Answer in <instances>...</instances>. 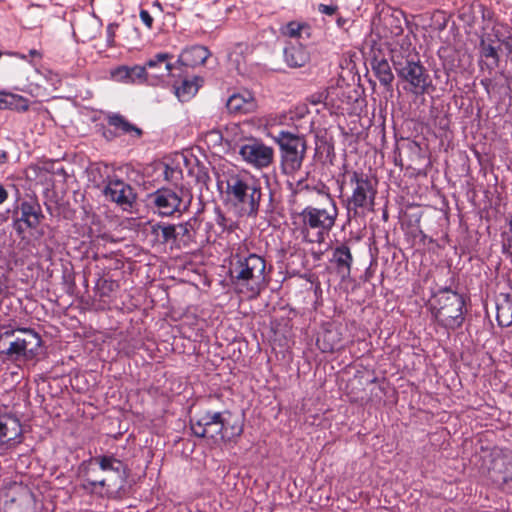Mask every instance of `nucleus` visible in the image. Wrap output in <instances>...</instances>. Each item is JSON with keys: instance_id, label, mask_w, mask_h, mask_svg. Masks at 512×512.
Returning <instances> with one entry per match:
<instances>
[{"instance_id": "f257e3e1", "label": "nucleus", "mask_w": 512, "mask_h": 512, "mask_svg": "<svg viewBox=\"0 0 512 512\" xmlns=\"http://www.w3.org/2000/svg\"><path fill=\"white\" fill-rule=\"evenodd\" d=\"M236 258L230 268L234 289L249 299H255L269 284L266 261L254 253L247 256L237 255Z\"/></svg>"}, {"instance_id": "f03ea898", "label": "nucleus", "mask_w": 512, "mask_h": 512, "mask_svg": "<svg viewBox=\"0 0 512 512\" xmlns=\"http://www.w3.org/2000/svg\"><path fill=\"white\" fill-rule=\"evenodd\" d=\"M226 195L240 216L256 217L263 196L261 182L249 173H232L226 179Z\"/></svg>"}, {"instance_id": "7ed1b4c3", "label": "nucleus", "mask_w": 512, "mask_h": 512, "mask_svg": "<svg viewBox=\"0 0 512 512\" xmlns=\"http://www.w3.org/2000/svg\"><path fill=\"white\" fill-rule=\"evenodd\" d=\"M322 206H306L300 213L301 234L308 243H322L336 223L338 207L329 193H322Z\"/></svg>"}, {"instance_id": "20e7f679", "label": "nucleus", "mask_w": 512, "mask_h": 512, "mask_svg": "<svg viewBox=\"0 0 512 512\" xmlns=\"http://www.w3.org/2000/svg\"><path fill=\"white\" fill-rule=\"evenodd\" d=\"M192 433L199 438L231 441L243 433V421L230 411H205L190 418Z\"/></svg>"}, {"instance_id": "39448f33", "label": "nucleus", "mask_w": 512, "mask_h": 512, "mask_svg": "<svg viewBox=\"0 0 512 512\" xmlns=\"http://www.w3.org/2000/svg\"><path fill=\"white\" fill-rule=\"evenodd\" d=\"M391 60L398 78L406 83L405 90L417 96L429 92L432 79L417 53L394 51Z\"/></svg>"}, {"instance_id": "423d86ee", "label": "nucleus", "mask_w": 512, "mask_h": 512, "mask_svg": "<svg viewBox=\"0 0 512 512\" xmlns=\"http://www.w3.org/2000/svg\"><path fill=\"white\" fill-rule=\"evenodd\" d=\"M351 195L345 201L348 219H356L373 211L377 194L376 183L362 171H347Z\"/></svg>"}, {"instance_id": "0eeeda50", "label": "nucleus", "mask_w": 512, "mask_h": 512, "mask_svg": "<svg viewBox=\"0 0 512 512\" xmlns=\"http://www.w3.org/2000/svg\"><path fill=\"white\" fill-rule=\"evenodd\" d=\"M42 344L38 333L31 329L8 330L0 335V355L12 362H24L34 359Z\"/></svg>"}, {"instance_id": "6e6552de", "label": "nucleus", "mask_w": 512, "mask_h": 512, "mask_svg": "<svg viewBox=\"0 0 512 512\" xmlns=\"http://www.w3.org/2000/svg\"><path fill=\"white\" fill-rule=\"evenodd\" d=\"M464 305L462 295L445 287L434 295L432 312L440 325L448 329H456L464 321Z\"/></svg>"}, {"instance_id": "1a4fd4ad", "label": "nucleus", "mask_w": 512, "mask_h": 512, "mask_svg": "<svg viewBox=\"0 0 512 512\" xmlns=\"http://www.w3.org/2000/svg\"><path fill=\"white\" fill-rule=\"evenodd\" d=\"M280 149L281 171L285 175H293L302 167L307 143L304 136L281 130L274 136Z\"/></svg>"}, {"instance_id": "9d476101", "label": "nucleus", "mask_w": 512, "mask_h": 512, "mask_svg": "<svg viewBox=\"0 0 512 512\" xmlns=\"http://www.w3.org/2000/svg\"><path fill=\"white\" fill-rule=\"evenodd\" d=\"M7 213L11 215L12 227L18 235L36 230L45 219L41 205L35 196L25 198L18 196Z\"/></svg>"}, {"instance_id": "9b49d317", "label": "nucleus", "mask_w": 512, "mask_h": 512, "mask_svg": "<svg viewBox=\"0 0 512 512\" xmlns=\"http://www.w3.org/2000/svg\"><path fill=\"white\" fill-rule=\"evenodd\" d=\"M96 174H100L103 181H107L105 187L102 189L106 199L115 202L124 209L132 207V204L136 200V193L129 184L115 175H111V170L107 165H97L91 168L90 176L91 180L98 188H100V183L96 180Z\"/></svg>"}, {"instance_id": "f8f14e48", "label": "nucleus", "mask_w": 512, "mask_h": 512, "mask_svg": "<svg viewBox=\"0 0 512 512\" xmlns=\"http://www.w3.org/2000/svg\"><path fill=\"white\" fill-rule=\"evenodd\" d=\"M148 201L153 212L161 217L180 216L190 206V200L184 201L182 189L159 188L148 195Z\"/></svg>"}, {"instance_id": "ddd939ff", "label": "nucleus", "mask_w": 512, "mask_h": 512, "mask_svg": "<svg viewBox=\"0 0 512 512\" xmlns=\"http://www.w3.org/2000/svg\"><path fill=\"white\" fill-rule=\"evenodd\" d=\"M239 147V154L244 161L257 168H265L272 164L274 159V150L265 145L260 140L251 138L244 143H236Z\"/></svg>"}, {"instance_id": "4468645a", "label": "nucleus", "mask_w": 512, "mask_h": 512, "mask_svg": "<svg viewBox=\"0 0 512 512\" xmlns=\"http://www.w3.org/2000/svg\"><path fill=\"white\" fill-rule=\"evenodd\" d=\"M91 463L92 465H97L99 470L105 474L104 477L109 479L112 487L122 488L124 486L128 476V469L122 460L113 454H101L91 457Z\"/></svg>"}, {"instance_id": "2eb2a0df", "label": "nucleus", "mask_w": 512, "mask_h": 512, "mask_svg": "<svg viewBox=\"0 0 512 512\" xmlns=\"http://www.w3.org/2000/svg\"><path fill=\"white\" fill-rule=\"evenodd\" d=\"M172 56L169 53H158L150 58L144 67L150 78L149 85H157L164 77L168 76L173 69L171 64Z\"/></svg>"}, {"instance_id": "dca6fc26", "label": "nucleus", "mask_w": 512, "mask_h": 512, "mask_svg": "<svg viewBox=\"0 0 512 512\" xmlns=\"http://www.w3.org/2000/svg\"><path fill=\"white\" fill-rule=\"evenodd\" d=\"M34 495L27 488H20V490L13 494L8 495V498L3 503L4 512H34L35 509Z\"/></svg>"}, {"instance_id": "f3484780", "label": "nucleus", "mask_w": 512, "mask_h": 512, "mask_svg": "<svg viewBox=\"0 0 512 512\" xmlns=\"http://www.w3.org/2000/svg\"><path fill=\"white\" fill-rule=\"evenodd\" d=\"M284 61L291 68L305 66L310 60V53L300 41H290L283 50Z\"/></svg>"}, {"instance_id": "a211bd4d", "label": "nucleus", "mask_w": 512, "mask_h": 512, "mask_svg": "<svg viewBox=\"0 0 512 512\" xmlns=\"http://www.w3.org/2000/svg\"><path fill=\"white\" fill-rule=\"evenodd\" d=\"M226 107L232 114H247L255 110L256 102L249 91H243L231 95L226 102Z\"/></svg>"}, {"instance_id": "6ab92c4d", "label": "nucleus", "mask_w": 512, "mask_h": 512, "mask_svg": "<svg viewBox=\"0 0 512 512\" xmlns=\"http://www.w3.org/2000/svg\"><path fill=\"white\" fill-rule=\"evenodd\" d=\"M85 479L82 487L84 490L93 493L98 487L100 488H112V483H109V479L99 475V468L97 465H92L91 458L88 460L84 468Z\"/></svg>"}, {"instance_id": "aec40b11", "label": "nucleus", "mask_w": 512, "mask_h": 512, "mask_svg": "<svg viewBox=\"0 0 512 512\" xmlns=\"http://www.w3.org/2000/svg\"><path fill=\"white\" fill-rule=\"evenodd\" d=\"M332 262L335 263L337 273L342 279L350 276L353 256L346 244H341L334 248Z\"/></svg>"}, {"instance_id": "412c9836", "label": "nucleus", "mask_w": 512, "mask_h": 512, "mask_svg": "<svg viewBox=\"0 0 512 512\" xmlns=\"http://www.w3.org/2000/svg\"><path fill=\"white\" fill-rule=\"evenodd\" d=\"M106 120L110 126L114 127L118 131L116 135L126 134L131 137L140 138L143 134L142 129L130 123L119 113H109Z\"/></svg>"}, {"instance_id": "4be33fe9", "label": "nucleus", "mask_w": 512, "mask_h": 512, "mask_svg": "<svg viewBox=\"0 0 512 512\" xmlns=\"http://www.w3.org/2000/svg\"><path fill=\"white\" fill-rule=\"evenodd\" d=\"M210 56L209 50L202 45H194L182 51L179 61L185 66H198L206 62Z\"/></svg>"}, {"instance_id": "5701e85b", "label": "nucleus", "mask_w": 512, "mask_h": 512, "mask_svg": "<svg viewBox=\"0 0 512 512\" xmlns=\"http://www.w3.org/2000/svg\"><path fill=\"white\" fill-rule=\"evenodd\" d=\"M372 71L380 84L383 85L386 90H392V83L394 81V74L392 73L389 62L385 58L375 57L371 61Z\"/></svg>"}, {"instance_id": "b1692460", "label": "nucleus", "mask_w": 512, "mask_h": 512, "mask_svg": "<svg viewBox=\"0 0 512 512\" xmlns=\"http://www.w3.org/2000/svg\"><path fill=\"white\" fill-rule=\"evenodd\" d=\"M496 307V320L499 326H512V294L501 293L498 297Z\"/></svg>"}, {"instance_id": "393cba45", "label": "nucleus", "mask_w": 512, "mask_h": 512, "mask_svg": "<svg viewBox=\"0 0 512 512\" xmlns=\"http://www.w3.org/2000/svg\"><path fill=\"white\" fill-rule=\"evenodd\" d=\"M22 433L20 422L15 418L0 419V443H9L20 437Z\"/></svg>"}, {"instance_id": "a878e982", "label": "nucleus", "mask_w": 512, "mask_h": 512, "mask_svg": "<svg viewBox=\"0 0 512 512\" xmlns=\"http://www.w3.org/2000/svg\"><path fill=\"white\" fill-rule=\"evenodd\" d=\"M199 82L202 80L198 77L193 79H184L179 86H175V94L182 102L191 99L198 91Z\"/></svg>"}, {"instance_id": "bb28decb", "label": "nucleus", "mask_w": 512, "mask_h": 512, "mask_svg": "<svg viewBox=\"0 0 512 512\" xmlns=\"http://www.w3.org/2000/svg\"><path fill=\"white\" fill-rule=\"evenodd\" d=\"M198 226L199 221L196 217H192L188 221L176 225L177 238H180V241H182L184 245H188L189 243L194 241L195 233Z\"/></svg>"}, {"instance_id": "cd10ccee", "label": "nucleus", "mask_w": 512, "mask_h": 512, "mask_svg": "<svg viewBox=\"0 0 512 512\" xmlns=\"http://www.w3.org/2000/svg\"><path fill=\"white\" fill-rule=\"evenodd\" d=\"M29 108L28 100L22 96L0 92V109H16L26 111Z\"/></svg>"}, {"instance_id": "c85d7f7f", "label": "nucleus", "mask_w": 512, "mask_h": 512, "mask_svg": "<svg viewBox=\"0 0 512 512\" xmlns=\"http://www.w3.org/2000/svg\"><path fill=\"white\" fill-rule=\"evenodd\" d=\"M481 56L490 60L484 62L481 65L482 70L487 69L489 73L495 70L499 66V55L496 48L490 44H486L484 40H481Z\"/></svg>"}, {"instance_id": "c756f323", "label": "nucleus", "mask_w": 512, "mask_h": 512, "mask_svg": "<svg viewBox=\"0 0 512 512\" xmlns=\"http://www.w3.org/2000/svg\"><path fill=\"white\" fill-rule=\"evenodd\" d=\"M284 35L289 36L295 40L310 38L311 27L307 24L298 23L295 21L289 22L283 29Z\"/></svg>"}, {"instance_id": "7c9ffc66", "label": "nucleus", "mask_w": 512, "mask_h": 512, "mask_svg": "<svg viewBox=\"0 0 512 512\" xmlns=\"http://www.w3.org/2000/svg\"><path fill=\"white\" fill-rule=\"evenodd\" d=\"M247 50V45L239 43L228 55L230 65L233 66L239 74H243L246 71L244 52Z\"/></svg>"}, {"instance_id": "2f4dec72", "label": "nucleus", "mask_w": 512, "mask_h": 512, "mask_svg": "<svg viewBox=\"0 0 512 512\" xmlns=\"http://www.w3.org/2000/svg\"><path fill=\"white\" fill-rule=\"evenodd\" d=\"M158 168L167 182L177 185L183 178V172L179 166L162 162L158 164Z\"/></svg>"}, {"instance_id": "473e14b6", "label": "nucleus", "mask_w": 512, "mask_h": 512, "mask_svg": "<svg viewBox=\"0 0 512 512\" xmlns=\"http://www.w3.org/2000/svg\"><path fill=\"white\" fill-rule=\"evenodd\" d=\"M161 233V242H175L177 238V227L172 224L157 223L152 226V233L159 235Z\"/></svg>"}, {"instance_id": "72a5a7b5", "label": "nucleus", "mask_w": 512, "mask_h": 512, "mask_svg": "<svg viewBox=\"0 0 512 512\" xmlns=\"http://www.w3.org/2000/svg\"><path fill=\"white\" fill-rule=\"evenodd\" d=\"M129 74H130V83H148L150 81V78L148 76V72L146 70V67L135 65L133 67H129Z\"/></svg>"}, {"instance_id": "f704fd0d", "label": "nucleus", "mask_w": 512, "mask_h": 512, "mask_svg": "<svg viewBox=\"0 0 512 512\" xmlns=\"http://www.w3.org/2000/svg\"><path fill=\"white\" fill-rule=\"evenodd\" d=\"M111 76L115 81L130 83V74L128 66H120L111 72Z\"/></svg>"}, {"instance_id": "c9c22d12", "label": "nucleus", "mask_w": 512, "mask_h": 512, "mask_svg": "<svg viewBox=\"0 0 512 512\" xmlns=\"http://www.w3.org/2000/svg\"><path fill=\"white\" fill-rule=\"evenodd\" d=\"M205 138L208 142H211L213 145H220L223 140V135L220 130L213 129L206 133Z\"/></svg>"}, {"instance_id": "e433bc0d", "label": "nucleus", "mask_w": 512, "mask_h": 512, "mask_svg": "<svg viewBox=\"0 0 512 512\" xmlns=\"http://www.w3.org/2000/svg\"><path fill=\"white\" fill-rule=\"evenodd\" d=\"M117 28H118V24H116V23H110L107 26L106 34H107V44L109 47L114 46L115 32H116Z\"/></svg>"}, {"instance_id": "4c0bfd02", "label": "nucleus", "mask_w": 512, "mask_h": 512, "mask_svg": "<svg viewBox=\"0 0 512 512\" xmlns=\"http://www.w3.org/2000/svg\"><path fill=\"white\" fill-rule=\"evenodd\" d=\"M338 10L337 5L319 4L318 11L326 15H334Z\"/></svg>"}, {"instance_id": "58836bf2", "label": "nucleus", "mask_w": 512, "mask_h": 512, "mask_svg": "<svg viewBox=\"0 0 512 512\" xmlns=\"http://www.w3.org/2000/svg\"><path fill=\"white\" fill-rule=\"evenodd\" d=\"M140 18L142 22L148 27L152 28L153 25V17L150 15V13L147 10L142 9L140 11Z\"/></svg>"}, {"instance_id": "ea45409f", "label": "nucleus", "mask_w": 512, "mask_h": 512, "mask_svg": "<svg viewBox=\"0 0 512 512\" xmlns=\"http://www.w3.org/2000/svg\"><path fill=\"white\" fill-rule=\"evenodd\" d=\"M196 179L200 183L207 184V182L210 181V176L208 172L202 167L198 169Z\"/></svg>"}, {"instance_id": "a19ab883", "label": "nucleus", "mask_w": 512, "mask_h": 512, "mask_svg": "<svg viewBox=\"0 0 512 512\" xmlns=\"http://www.w3.org/2000/svg\"><path fill=\"white\" fill-rule=\"evenodd\" d=\"M8 196V191L6 190L4 185L0 183V205L3 204L8 199Z\"/></svg>"}, {"instance_id": "79ce46f5", "label": "nucleus", "mask_w": 512, "mask_h": 512, "mask_svg": "<svg viewBox=\"0 0 512 512\" xmlns=\"http://www.w3.org/2000/svg\"><path fill=\"white\" fill-rule=\"evenodd\" d=\"M507 246L512 249V218L509 221V234L506 238Z\"/></svg>"}, {"instance_id": "37998d69", "label": "nucleus", "mask_w": 512, "mask_h": 512, "mask_svg": "<svg viewBox=\"0 0 512 512\" xmlns=\"http://www.w3.org/2000/svg\"><path fill=\"white\" fill-rule=\"evenodd\" d=\"M481 85L485 88L487 93L490 92V86L492 85V80L490 78H484L481 80Z\"/></svg>"}, {"instance_id": "c03bdc74", "label": "nucleus", "mask_w": 512, "mask_h": 512, "mask_svg": "<svg viewBox=\"0 0 512 512\" xmlns=\"http://www.w3.org/2000/svg\"><path fill=\"white\" fill-rule=\"evenodd\" d=\"M8 161V153L5 150H0V164H5Z\"/></svg>"}, {"instance_id": "a18cd8bd", "label": "nucleus", "mask_w": 512, "mask_h": 512, "mask_svg": "<svg viewBox=\"0 0 512 512\" xmlns=\"http://www.w3.org/2000/svg\"><path fill=\"white\" fill-rule=\"evenodd\" d=\"M6 54L8 55H12V56H16L22 60H27V56L25 54H21V53H18V52H7Z\"/></svg>"}, {"instance_id": "49530a36", "label": "nucleus", "mask_w": 512, "mask_h": 512, "mask_svg": "<svg viewBox=\"0 0 512 512\" xmlns=\"http://www.w3.org/2000/svg\"><path fill=\"white\" fill-rule=\"evenodd\" d=\"M96 180H97V182L100 183V188L105 187L107 181H105V180L103 181V178L100 176V174H96Z\"/></svg>"}, {"instance_id": "de8ad7c7", "label": "nucleus", "mask_w": 512, "mask_h": 512, "mask_svg": "<svg viewBox=\"0 0 512 512\" xmlns=\"http://www.w3.org/2000/svg\"><path fill=\"white\" fill-rule=\"evenodd\" d=\"M336 349V347L334 345H328V346H325L322 350L324 352H332Z\"/></svg>"}, {"instance_id": "09e8293b", "label": "nucleus", "mask_w": 512, "mask_h": 512, "mask_svg": "<svg viewBox=\"0 0 512 512\" xmlns=\"http://www.w3.org/2000/svg\"><path fill=\"white\" fill-rule=\"evenodd\" d=\"M346 21H347L346 19H344V18H342V17H339V18L337 19V25H338L339 27H343V26H344V24L346 23Z\"/></svg>"}, {"instance_id": "8fccbe9b", "label": "nucleus", "mask_w": 512, "mask_h": 512, "mask_svg": "<svg viewBox=\"0 0 512 512\" xmlns=\"http://www.w3.org/2000/svg\"><path fill=\"white\" fill-rule=\"evenodd\" d=\"M29 55L32 56V57H36V56L40 57V53L37 50H35V49H31L29 51Z\"/></svg>"}, {"instance_id": "3c124183", "label": "nucleus", "mask_w": 512, "mask_h": 512, "mask_svg": "<svg viewBox=\"0 0 512 512\" xmlns=\"http://www.w3.org/2000/svg\"><path fill=\"white\" fill-rule=\"evenodd\" d=\"M3 53L0 51V58L2 57Z\"/></svg>"}]
</instances>
